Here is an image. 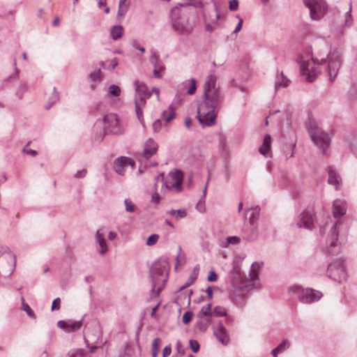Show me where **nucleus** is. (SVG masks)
I'll return each instance as SVG.
<instances>
[{"instance_id":"31","label":"nucleus","mask_w":357,"mask_h":357,"mask_svg":"<svg viewBox=\"0 0 357 357\" xmlns=\"http://www.w3.org/2000/svg\"><path fill=\"white\" fill-rule=\"evenodd\" d=\"M123 26L121 25H115L111 29V36L114 40L120 38L123 34Z\"/></svg>"},{"instance_id":"27","label":"nucleus","mask_w":357,"mask_h":357,"mask_svg":"<svg viewBox=\"0 0 357 357\" xmlns=\"http://www.w3.org/2000/svg\"><path fill=\"white\" fill-rule=\"evenodd\" d=\"M197 317L202 319L204 318L206 319H211L212 317L211 303H208L206 306L202 307L200 311L198 312Z\"/></svg>"},{"instance_id":"5","label":"nucleus","mask_w":357,"mask_h":357,"mask_svg":"<svg viewBox=\"0 0 357 357\" xmlns=\"http://www.w3.org/2000/svg\"><path fill=\"white\" fill-rule=\"evenodd\" d=\"M306 127L314 144L321 150L322 153H326L330 145V137L326 132L320 129L317 123L311 120L306 123Z\"/></svg>"},{"instance_id":"40","label":"nucleus","mask_w":357,"mask_h":357,"mask_svg":"<svg viewBox=\"0 0 357 357\" xmlns=\"http://www.w3.org/2000/svg\"><path fill=\"white\" fill-rule=\"evenodd\" d=\"M351 7L350 6L349 10L344 14V26H349L352 23V17L351 15Z\"/></svg>"},{"instance_id":"6","label":"nucleus","mask_w":357,"mask_h":357,"mask_svg":"<svg viewBox=\"0 0 357 357\" xmlns=\"http://www.w3.org/2000/svg\"><path fill=\"white\" fill-rule=\"evenodd\" d=\"M149 91H137L135 94V110L137 118L141 123L144 121L143 109L146 106V99L151 96Z\"/></svg>"},{"instance_id":"33","label":"nucleus","mask_w":357,"mask_h":357,"mask_svg":"<svg viewBox=\"0 0 357 357\" xmlns=\"http://www.w3.org/2000/svg\"><path fill=\"white\" fill-rule=\"evenodd\" d=\"M161 343V339L156 337L153 340L151 356L152 357H157L160 351V344Z\"/></svg>"},{"instance_id":"17","label":"nucleus","mask_w":357,"mask_h":357,"mask_svg":"<svg viewBox=\"0 0 357 357\" xmlns=\"http://www.w3.org/2000/svg\"><path fill=\"white\" fill-rule=\"evenodd\" d=\"M150 61L153 65V73L155 77L160 78L162 77L165 67L162 62L158 61V56L155 52H153L150 56Z\"/></svg>"},{"instance_id":"28","label":"nucleus","mask_w":357,"mask_h":357,"mask_svg":"<svg viewBox=\"0 0 357 357\" xmlns=\"http://www.w3.org/2000/svg\"><path fill=\"white\" fill-rule=\"evenodd\" d=\"M175 112L171 107H169L167 110L162 112L161 118L165 120L166 123H169L175 118Z\"/></svg>"},{"instance_id":"55","label":"nucleus","mask_w":357,"mask_h":357,"mask_svg":"<svg viewBox=\"0 0 357 357\" xmlns=\"http://www.w3.org/2000/svg\"><path fill=\"white\" fill-rule=\"evenodd\" d=\"M227 241L230 244H236L239 243L240 239L236 236H229L227 238Z\"/></svg>"},{"instance_id":"8","label":"nucleus","mask_w":357,"mask_h":357,"mask_svg":"<svg viewBox=\"0 0 357 357\" xmlns=\"http://www.w3.org/2000/svg\"><path fill=\"white\" fill-rule=\"evenodd\" d=\"M305 5L310 9L312 20H319L326 10V3L324 0H303Z\"/></svg>"},{"instance_id":"26","label":"nucleus","mask_w":357,"mask_h":357,"mask_svg":"<svg viewBox=\"0 0 357 357\" xmlns=\"http://www.w3.org/2000/svg\"><path fill=\"white\" fill-rule=\"evenodd\" d=\"M263 263L259 264L257 262H255L252 264V267L249 273L248 280L250 281H255L258 280L259 278V270L261 268V266Z\"/></svg>"},{"instance_id":"60","label":"nucleus","mask_w":357,"mask_h":357,"mask_svg":"<svg viewBox=\"0 0 357 357\" xmlns=\"http://www.w3.org/2000/svg\"><path fill=\"white\" fill-rule=\"evenodd\" d=\"M87 170L86 169H83L82 170L77 171L75 174V177L77 178H81L86 176Z\"/></svg>"},{"instance_id":"38","label":"nucleus","mask_w":357,"mask_h":357,"mask_svg":"<svg viewBox=\"0 0 357 357\" xmlns=\"http://www.w3.org/2000/svg\"><path fill=\"white\" fill-rule=\"evenodd\" d=\"M109 63L107 65L106 62L102 61L101 66L103 68H107L109 70H112L116 68V66L118 65V61L116 58L110 60L108 61Z\"/></svg>"},{"instance_id":"9","label":"nucleus","mask_w":357,"mask_h":357,"mask_svg":"<svg viewBox=\"0 0 357 357\" xmlns=\"http://www.w3.org/2000/svg\"><path fill=\"white\" fill-rule=\"evenodd\" d=\"M291 291L298 294V300L303 303H311L318 301L321 296V292L312 289H301L299 287H294Z\"/></svg>"},{"instance_id":"59","label":"nucleus","mask_w":357,"mask_h":357,"mask_svg":"<svg viewBox=\"0 0 357 357\" xmlns=\"http://www.w3.org/2000/svg\"><path fill=\"white\" fill-rule=\"evenodd\" d=\"M172 352V347L170 344L166 346L162 351V357H168Z\"/></svg>"},{"instance_id":"54","label":"nucleus","mask_w":357,"mask_h":357,"mask_svg":"<svg viewBox=\"0 0 357 357\" xmlns=\"http://www.w3.org/2000/svg\"><path fill=\"white\" fill-rule=\"evenodd\" d=\"M218 279V275L214 271H211L209 272V275L207 278L208 281L209 282H215Z\"/></svg>"},{"instance_id":"13","label":"nucleus","mask_w":357,"mask_h":357,"mask_svg":"<svg viewBox=\"0 0 357 357\" xmlns=\"http://www.w3.org/2000/svg\"><path fill=\"white\" fill-rule=\"evenodd\" d=\"M82 325V321L60 320L57 322V327L66 333H73L79 330Z\"/></svg>"},{"instance_id":"64","label":"nucleus","mask_w":357,"mask_h":357,"mask_svg":"<svg viewBox=\"0 0 357 357\" xmlns=\"http://www.w3.org/2000/svg\"><path fill=\"white\" fill-rule=\"evenodd\" d=\"M225 324L227 325H231L232 323L234 322L233 317L227 315V316H225Z\"/></svg>"},{"instance_id":"36","label":"nucleus","mask_w":357,"mask_h":357,"mask_svg":"<svg viewBox=\"0 0 357 357\" xmlns=\"http://www.w3.org/2000/svg\"><path fill=\"white\" fill-rule=\"evenodd\" d=\"M183 89H197L196 81L191 78L183 82Z\"/></svg>"},{"instance_id":"53","label":"nucleus","mask_w":357,"mask_h":357,"mask_svg":"<svg viewBox=\"0 0 357 357\" xmlns=\"http://www.w3.org/2000/svg\"><path fill=\"white\" fill-rule=\"evenodd\" d=\"M199 266L197 265L194 267L192 273L190 275V278H192V279L195 281L197 278L198 274H199Z\"/></svg>"},{"instance_id":"22","label":"nucleus","mask_w":357,"mask_h":357,"mask_svg":"<svg viewBox=\"0 0 357 357\" xmlns=\"http://www.w3.org/2000/svg\"><path fill=\"white\" fill-rule=\"evenodd\" d=\"M340 225V222L337 221L335 222L334 225L331 227L330 230V233L328 234L327 238V243L331 247H334L336 245V242L337 241L338 233L337 231V227Z\"/></svg>"},{"instance_id":"41","label":"nucleus","mask_w":357,"mask_h":357,"mask_svg":"<svg viewBox=\"0 0 357 357\" xmlns=\"http://www.w3.org/2000/svg\"><path fill=\"white\" fill-rule=\"evenodd\" d=\"M158 238H159V235L155 234H151L147 238L146 245H149V246H151V245H155L157 243Z\"/></svg>"},{"instance_id":"49","label":"nucleus","mask_w":357,"mask_h":357,"mask_svg":"<svg viewBox=\"0 0 357 357\" xmlns=\"http://www.w3.org/2000/svg\"><path fill=\"white\" fill-rule=\"evenodd\" d=\"M162 127L161 120L160 119H156L153 123V129L154 132H159Z\"/></svg>"},{"instance_id":"2","label":"nucleus","mask_w":357,"mask_h":357,"mask_svg":"<svg viewBox=\"0 0 357 357\" xmlns=\"http://www.w3.org/2000/svg\"><path fill=\"white\" fill-rule=\"evenodd\" d=\"M93 141L100 143L109 132L114 135H121L123 129L119 124L116 114L110 113L104 116L103 120H98L93 126Z\"/></svg>"},{"instance_id":"25","label":"nucleus","mask_w":357,"mask_h":357,"mask_svg":"<svg viewBox=\"0 0 357 357\" xmlns=\"http://www.w3.org/2000/svg\"><path fill=\"white\" fill-rule=\"evenodd\" d=\"M291 344L288 340H283L280 344L278 347H276L272 351V355L273 357H278V355L280 353H282L285 350L289 348Z\"/></svg>"},{"instance_id":"23","label":"nucleus","mask_w":357,"mask_h":357,"mask_svg":"<svg viewBox=\"0 0 357 357\" xmlns=\"http://www.w3.org/2000/svg\"><path fill=\"white\" fill-rule=\"evenodd\" d=\"M290 82L289 79L281 72L277 75L275 84L276 88H285L289 86Z\"/></svg>"},{"instance_id":"15","label":"nucleus","mask_w":357,"mask_h":357,"mask_svg":"<svg viewBox=\"0 0 357 357\" xmlns=\"http://www.w3.org/2000/svg\"><path fill=\"white\" fill-rule=\"evenodd\" d=\"M310 63L308 62H303L301 66V74L305 77L306 81L308 82H312L316 79L317 74L319 71H317L314 68L312 67L309 68Z\"/></svg>"},{"instance_id":"61","label":"nucleus","mask_w":357,"mask_h":357,"mask_svg":"<svg viewBox=\"0 0 357 357\" xmlns=\"http://www.w3.org/2000/svg\"><path fill=\"white\" fill-rule=\"evenodd\" d=\"M106 340L105 341H100V342H96V344L92 346L91 345V353L93 352L97 348L102 347L103 344L106 343Z\"/></svg>"},{"instance_id":"29","label":"nucleus","mask_w":357,"mask_h":357,"mask_svg":"<svg viewBox=\"0 0 357 357\" xmlns=\"http://www.w3.org/2000/svg\"><path fill=\"white\" fill-rule=\"evenodd\" d=\"M216 77L213 75H208L205 81L204 89H215Z\"/></svg>"},{"instance_id":"10","label":"nucleus","mask_w":357,"mask_h":357,"mask_svg":"<svg viewBox=\"0 0 357 357\" xmlns=\"http://www.w3.org/2000/svg\"><path fill=\"white\" fill-rule=\"evenodd\" d=\"M183 179V172L180 170H176L169 173L165 184L168 189L174 190L176 192H181L182 190Z\"/></svg>"},{"instance_id":"52","label":"nucleus","mask_w":357,"mask_h":357,"mask_svg":"<svg viewBox=\"0 0 357 357\" xmlns=\"http://www.w3.org/2000/svg\"><path fill=\"white\" fill-rule=\"evenodd\" d=\"M61 300L59 298H55L52 305V310H59L60 308Z\"/></svg>"},{"instance_id":"57","label":"nucleus","mask_w":357,"mask_h":357,"mask_svg":"<svg viewBox=\"0 0 357 357\" xmlns=\"http://www.w3.org/2000/svg\"><path fill=\"white\" fill-rule=\"evenodd\" d=\"M135 89H147V86L144 82H140L138 80H135L134 82Z\"/></svg>"},{"instance_id":"7","label":"nucleus","mask_w":357,"mask_h":357,"mask_svg":"<svg viewBox=\"0 0 357 357\" xmlns=\"http://www.w3.org/2000/svg\"><path fill=\"white\" fill-rule=\"evenodd\" d=\"M326 275L334 280L340 281L346 278L344 261L341 259H335L327 268Z\"/></svg>"},{"instance_id":"14","label":"nucleus","mask_w":357,"mask_h":357,"mask_svg":"<svg viewBox=\"0 0 357 357\" xmlns=\"http://www.w3.org/2000/svg\"><path fill=\"white\" fill-rule=\"evenodd\" d=\"M297 226L310 229L314 227V215L310 210H305L301 213Z\"/></svg>"},{"instance_id":"1","label":"nucleus","mask_w":357,"mask_h":357,"mask_svg":"<svg viewBox=\"0 0 357 357\" xmlns=\"http://www.w3.org/2000/svg\"><path fill=\"white\" fill-rule=\"evenodd\" d=\"M203 101L198 105L197 118L203 126H211L215 123V112L221 102L219 91H204Z\"/></svg>"},{"instance_id":"3","label":"nucleus","mask_w":357,"mask_h":357,"mask_svg":"<svg viewBox=\"0 0 357 357\" xmlns=\"http://www.w3.org/2000/svg\"><path fill=\"white\" fill-rule=\"evenodd\" d=\"M169 266L166 259L155 261L151 268L150 275L152 281L151 294L158 296L165 286L168 280Z\"/></svg>"},{"instance_id":"18","label":"nucleus","mask_w":357,"mask_h":357,"mask_svg":"<svg viewBox=\"0 0 357 357\" xmlns=\"http://www.w3.org/2000/svg\"><path fill=\"white\" fill-rule=\"evenodd\" d=\"M158 146L152 139H149L145 142L143 151V156L146 159L151 158L158 151Z\"/></svg>"},{"instance_id":"12","label":"nucleus","mask_w":357,"mask_h":357,"mask_svg":"<svg viewBox=\"0 0 357 357\" xmlns=\"http://www.w3.org/2000/svg\"><path fill=\"white\" fill-rule=\"evenodd\" d=\"M128 165H130L132 168H134L135 166V162L131 158L126 156L119 157L114 161V171L119 175L124 174L125 167Z\"/></svg>"},{"instance_id":"32","label":"nucleus","mask_w":357,"mask_h":357,"mask_svg":"<svg viewBox=\"0 0 357 357\" xmlns=\"http://www.w3.org/2000/svg\"><path fill=\"white\" fill-rule=\"evenodd\" d=\"M206 190H207V185H206V186L203 190V195L196 205L197 210L199 211L200 213H204L206 211L204 199H205V197H206Z\"/></svg>"},{"instance_id":"11","label":"nucleus","mask_w":357,"mask_h":357,"mask_svg":"<svg viewBox=\"0 0 357 357\" xmlns=\"http://www.w3.org/2000/svg\"><path fill=\"white\" fill-rule=\"evenodd\" d=\"M328 71L329 79L332 82L336 77L341 66V57L338 53H332L328 56Z\"/></svg>"},{"instance_id":"63","label":"nucleus","mask_w":357,"mask_h":357,"mask_svg":"<svg viewBox=\"0 0 357 357\" xmlns=\"http://www.w3.org/2000/svg\"><path fill=\"white\" fill-rule=\"evenodd\" d=\"M237 18L239 19V22H238L235 30L234 31V33H238L241 29L243 22V19L241 18L238 15H237Z\"/></svg>"},{"instance_id":"44","label":"nucleus","mask_w":357,"mask_h":357,"mask_svg":"<svg viewBox=\"0 0 357 357\" xmlns=\"http://www.w3.org/2000/svg\"><path fill=\"white\" fill-rule=\"evenodd\" d=\"M190 347L193 351V352L196 353L199 350V344L197 340H190L189 342Z\"/></svg>"},{"instance_id":"30","label":"nucleus","mask_w":357,"mask_h":357,"mask_svg":"<svg viewBox=\"0 0 357 357\" xmlns=\"http://www.w3.org/2000/svg\"><path fill=\"white\" fill-rule=\"evenodd\" d=\"M48 96L49 105L46 107V109L50 107L59 99V94L57 91H50V93H46Z\"/></svg>"},{"instance_id":"42","label":"nucleus","mask_w":357,"mask_h":357,"mask_svg":"<svg viewBox=\"0 0 357 357\" xmlns=\"http://www.w3.org/2000/svg\"><path fill=\"white\" fill-rule=\"evenodd\" d=\"M22 309L26 312L28 316H29L31 318H35L34 312L26 303H24Z\"/></svg>"},{"instance_id":"21","label":"nucleus","mask_w":357,"mask_h":357,"mask_svg":"<svg viewBox=\"0 0 357 357\" xmlns=\"http://www.w3.org/2000/svg\"><path fill=\"white\" fill-rule=\"evenodd\" d=\"M96 243L99 246V249H98V252L101 255L105 254L108 250L107 245L104 235L102 233L100 232V230H98L96 232Z\"/></svg>"},{"instance_id":"43","label":"nucleus","mask_w":357,"mask_h":357,"mask_svg":"<svg viewBox=\"0 0 357 357\" xmlns=\"http://www.w3.org/2000/svg\"><path fill=\"white\" fill-rule=\"evenodd\" d=\"M188 6H193L195 7H203L204 4L202 0H185Z\"/></svg>"},{"instance_id":"45","label":"nucleus","mask_w":357,"mask_h":357,"mask_svg":"<svg viewBox=\"0 0 357 357\" xmlns=\"http://www.w3.org/2000/svg\"><path fill=\"white\" fill-rule=\"evenodd\" d=\"M192 313L191 312H185L182 318V321L184 324H188L192 319Z\"/></svg>"},{"instance_id":"58","label":"nucleus","mask_w":357,"mask_h":357,"mask_svg":"<svg viewBox=\"0 0 357 357\" xmlns=\"http://www.w3.org/2000/svg\"><path fill=\"white\" fill-rule=\"evenodd\" d=\"M195 282V280L192 279V278H188L187 281L185 282V284L183 285H182L180 288H179V291H181L185 288H187L188 287L190 286L192 284H193Z\"/></svg>"},{"instance_id":"51","label":"nucleus","mask_w":357,"mask_h":357,"mask_svg":"<svg viewBox=\"0 0 357 357\" xmlns=\"http://www.w3.org/2000/svg\"><path fill=\"white\" fill-rule=\"evenodd\" d=\"M238 8V0H231L229 2V8L230 10H236Z\"/></svg>"},{"instance_id":"19","label":"nucleus","mask_w":357,"mask_h":357,"mask_svg":"<svg viewBox=\"0 0 357 357\" xmlns=\"http://www.w3.org/2000/svg\"><path fill=\"white\" fill-rule=\"evenodd\" d=\"M333 215L335 218H339L346 213V203L341 199H335L333 203Z\"/></svg>"},{"instance_id":"35","label":"nucleus","mask_w":357,"mask_h":357,"mask_svg":"<svg viewBox=\"0 0 357 357\" xmlns=\"http://www.w3.org/2000/svg\"><path fill=\"white\" fill-rule=\"evenodd\" d=\"M126 211L129 213H133L137 210V206L129 199L124 200Z\"/></svg>"},{"instance_id":"47","label":"nucleus","mask_w":357,"mask_h":357,"mask_svg":"<svg viewBox=\"0 0 357 357\" xmlns=\"http://www.w3.org/2000/svg\"><path fill=\"white\" fill-rule=\"evenodd\" d=\"M181 252H182V250H181V247H179L178 248V255H177V257H176V266H175V268H177V265L178 264H181V263H184L185 262V258H184V255H181Z\"/></svg>"},{"instance_id":"20","label":"nucleus","mask_w":357,"mask_h":357,"mask_svg":"<svg viewBox=\"0 0 357 357\" xmlns=\"http://www.w3.org/2000/svg\"><path fill=\"white\" fill-rule=\"evenodd\" d=\"M328 183L330 185H334L335 189L337 190L340 187V177L337 174L336 171L333 167H328Z\"/></svg>"},{"instance_id":"48","label":"nucleus","mask_w":357,"mask_h":357,"mask_svg":"<svg viewBox=\"0 0 357 357\" xmlns=\"http://www.w3.org/2000/svg\"><path fill=\"white\" fill-rule=\"evenodd\" d=\"M256 208H257L258 211L256 213H253L249 219V222H250V225H254L257 222V220L259 219V208H258V206H256Z\"/></svg>"},{"instance_id":"37","label":"nucleus","mask_w":357,"mask_h":357,"mask_svg":"<svg viewBox=\"0 0 357 357\" xmlns=\"http://www.w3.org/2000/svg\"><path fill=\"white\" fill-rule=\"evenodd\" d=\"M127 0H120L119 3L118 17L123 16L128 10V5H125Z\"/></svg>"},{"instance_id":"16","label":"nucleus","mask_w":357,"mask_h":357,"mask_svg":"<svg viewBox=\"0 0 357 357\" xmlns=\"http://www.w3.org/2000/svg\"><path fill=\"white\" fill-rule=\"evenodd\" d=\"M214 335L222 344L226 345L229 342V336L227 331L221 321H219L217 328L214 330Z\"/></svg>"},{"instance_id":"50","label":"nucleus","mask_w":357,"mask_h":357,"mask_svg":"<svg viewBox=\"0 0 357 357\" xmlns=\"http://www.w3.org/2000/svg\"><path fill=\"white\" fill-rule=\"evenodd\" d=\"M187 215V212L185 209H178L176 210V218H183Z\"/></svg>"},{"instance_id":"34","label":"nucleus","mask_w":357,"mask_h":357,"mask_svg":"<svg viewBox=\"0 0 357 357\" xmlns=\"http://www.w3.org/2000/svg\"><path fill=\"white\" fill-rule=\"evenodd\" d=\"M212 316L215 317H224L227 316V310L226 308L222 306H215L212 310Z\"/></svg>"},{"instance_id":"56","label":"nucleus","mask_w":357,"mask_h":357,"mask_svg":"<svg viewBox=\"0 0 357 357\" xmlns=\"http://www.w3.org/2000/svg\"><path fill=\"white\" fill-rule=\"evenodd\" d=\"M100 70H99L97 73H91L90 77L91 80H93L95 82H100L101 80L100 76Z\"/></svg>"},{"instance_id":"39","label":"nucleus","mask_w":357,"mask_h":357,"mask_svg":"<svg viewBox=\"0 0 357 357\" xmlns=\"http://www.w3.org/2000/svg\"><path fill=\"white\" fill-rule=\"evenodd\" d=\"M204 321H199L198 323V328L201 331H205L211 321V319H206L204 318Z\"/></svg>"},{"instance_id":"46","label":"nucleus","mask_w":357,"mask_h":357,"mask_svg":"<svg viewBox=\"0 0 357 357\" xmlns=\"http://www.w3.org/2000/svg\"><path fill=\"white\" fill-rule=\"evenodd\" d=\"M69 357H87V354L82 349H77L73 354H70Z\"/></svg>"},{"instance_id":"62","label":"nucleus","mask_w":357,"mask_h":357,"mask_svg":"<svg viewBox=\"0 0 357 357\" xmlns=\"http://www.w3.org/2000/svg\"><path fill=\"white\" fill-rule=\"evenodd\" d=\"M160 200V196L158 192L154 193L151 197V202L158 204Z\"/></svg>"},{"instance_id":"4","label":"nucleus","mask_w":357,"mask_h":357,"mask_svg":"<svg viewBox=\"0 0 357 357\" xmlns=\"http://www.w3.org/2000/svg\"><path fill=\"white\" fill-rule=\"evenodd\" d=\"M170 15L172 27L178 33L188 35L192 32V26L188 22L186 6L180 5L173 8Z\"/></svg>"},{"instance_id":"24","label":"nucleus","mask_w":357,"mask_h":357,"mask_svg":"<svg viewBox=\"0 0 357 357\" xmlns=\"http://www.w3.org/2000/svg\"><path fill=\"white\" fill-rule=\"evenodd\" d=\"M271 137L270 135H266L264 139L263 144L259 148V151L262 155L267 156L268 153L271 149Z\"/></svg>"}]
</instances>
